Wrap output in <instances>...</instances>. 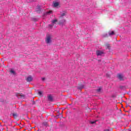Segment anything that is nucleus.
I'll list each match as a JSON object with an SVG mask.
<instances>
[{"label":"nucleus","mask_w":131,"mask_h":131,"mask_svg":"<svg viewBox=\"0 0 131 131\" xmlns=\"http://www.w3.org/2000/svg\"><path fill=\"white\" fill-rule=\"evenodd\" d=\"M48 100L51 102H53V96L52 95L48 96Z\"/></svg>","instance_id":"8"},{"label":"nucleus","mask_w":131,"mask_h":131,"mask_svg":"<svg viewBox=\"0 0 131 131\" xmlns=\"http://www.w3.org/2000/svg\"><path fill=\"white\" fill-rule=\"evenodd\" d=\"M96 121H92L91 122V124H94V123H96Z\"/></svg>","instance_id":"20"},{"label":"nucleus","mask_w":131,"mask_h":131,"mask_svg":"<svg viewBox=\"0 0 131 131\" xmlns=\"http://www.w3.org/2000/svg\"><path fill=\"white\" fill-rule=\"evenodd\" d=\"M24 131H25V130H24Z\"/></svg>","instance_id":"24"},{"label":"nucleus","mask_w":131,"mask_h":131,"mask_svg":"<svg viewBox=\"0 0 131 131\" xmlns=\"http://www.w3.org/2000/svg\"><path fill=\"white\" fill-rule=\"evenodd\" d=\"M38 95H39V96H41V95H42V92L41 91H39V92H38Z\"/></svg>","instance_id":"18"},{"label":"nucleus","mask_w":131,"mask_h":131,"mask_svg":"<svg viewBox=\"0 0 131 131\" xmlns=\"http://www.w3.org/2000/svg\"><path fill=\"white\" fill-rule=\"evenodd\" d=\"M66 15V13H63L61 14V17H64Z\"/></svg>","instance_id":"17"},{"label":"nucleus","mask_w":131,"mask_h":131,"mask_svg":"<svg viewBox=\"0 0 131 131\" xmlns=\"http://www.w3.org/2000/svg\"><path fill=\"white\" fill-rule=\"evenodd\" d=\"M45 79H46V78H42V80H45Z\"/></svg>","instance_id":"22"},{"label":"nucleus","mask_w":131,"mask_h":131,"mask_svg":"<svg viewBox=\"0 0 131 131\" xmlns=\"http://www.w3.org/2000/svg\"><path fill=\"white\" fill-rule=\"evenodd\" d=\"M104 131H110L109 129H105Z\"/></svg>","instance_id":"23"},{"label":"nucleus","mask_w":131,"mask_h":131,"mask_svg":"<svg viewBox=\"0 0 131 131\" xmlns=\"http://www.w3.org/2000/svg\"><path fill=\"white\" fill-rule=\"evenodd\" d=\"M103 54H104V52L101 50H97L96 51V55L97 56H101V55H103Z\"/></svg>","instance_id":"5"},{"label":"nucleus","mask_w":131,"mask_h":131,"mask_svg":"<svg viewBox=\"0 0 131 131\" xmlns=\"http://www.w3.org/2000/svg\"><path fill=\"white\" fill-rule=\"evenodd\" d=\"M36 12H37V13H40V11H41V10H40V6H38V8L36 9Z\"/></svg>","instance_id":"9"},{"label":"nucleus","mask_w":131,"mask_h":131,"mask_svg":"<svg viewBox=\"0 0 131 131\" xmlns=\"http://www.w3.org/2000/svg\"><path fill=\"white\" fill-rule=\"evenodd\" d=\"M58 22V20L57 19H55L52 20V24L49 25L51 28L53 27L54 26V25L56 23Z\"/></svg>","instance_id":"4"},{"label":"nucleus","mask_w":131,"mask_h":131,"mask_svg":"<svg viewBox=\"0 0 131 131\" xmlns=\"http://www.w3.org/2000/svg\"><path fill=\"white\" fill-rule=\"evenodd\" d=\"M78 89L79 90H81V89H83V85H82V84H79Z\"/></svg>","instance_id":"12"},{"label":"nucleus","mask_w":131,"mask_h":131,"mask_svg":"<svg viewBox=\"0 0 131 131\" xmlns=\"http://www.w3.org/2000/svg\"><path fill=\"white\" fill-rule=\"evenodd\" d=\"M16 96L18 99H25V95L22 93H16Z\"/></svg>","instance_id":"1"},{"label":"nucleus","mask_w":131,"mask_h":131,"mask_svg":"<svg viewBox=\"0 0 131 131\" xmlns=\"http://www.w3.org/2000/svg\"><path fill=\"white\" fill-rule=\"evenodd\" d=\"M66 22V20L62 19V20H60L59 21V25H64V24Z\"/></svg>","instance_id":"7"},{"label":"nucleus","mask_w":131,"mask_h":131,"mask_svg":"<svg viewBox=\"0 0 131 131\" xmlns=\"http://www.w3.org/2000/svg\"><path fill=\"white\" fill-rule=\"evenodd\" d=\"M106 47H107V49H110V45L107 44V45H106Z\"/></svg>","instance_id":"19"},{"label":"nucleus","mask_w":131,"mask_h":131,"mask_svg":"<svg viewBox=\"0 0 131 131\" xmlns=\"http://www.w3.org/2000/svg\"><path fill=\"white\" fill-rule=\"evenodd\" d=\"M58 6H59L58 3L55 2L54 3V7H58Z\"/></svg>","instance_id":"13"},{"label":"nucleus","mask_w":131,"mask_h":131,"mask_svg":"<svg viewBox=\"0 0 131 131\" xmlns=\"http://www.w3.org/2000/svg\"><path fill=\"white\" fill-rule=\"evenodd\" d=\"M108 35L110 36L114 35V31H108Z\"/></svg>","instance_id":"10"},{"label":"nucleus","mask_w":131,"mask_h":131,"mask_svg":"<svg viewBox=\"0 0 131 131\" xmlns=\"http://www.w3.org/2000/svg\"><path fill=\"white\" fill-rule=\"evenodd\" d=\"M117 77L119 80H124V77L123 76V75L121 74H118L117 75Z\"/></svg>","instance_id":"3"},{"label":"nucleus","mask_w":131,"mask_h":131,"mask_svg":"<svg viewBox=\"0 0 131 131\" xmlns=\"http://www.w3.org/2000/svg\"><path fill=\"white\" fill-rule=\"evenodd\" d=\"M12 116H13V117H14L15 119L17 118V117H18V114H17V113H15L12 114Z\"/></svg>","instance_id":"11"},{"label":"nucleus","mask_w":131,"mask_h":131,"mask_svg":"<svg viewBox=\"0 0 131 131\" xmlns=\"http://www.w3.org/2000/svg\"><path fill=\"white\" fill-rule=\"evenodd\" d=\"M52 37H51V35H49L47 36L46 39V42L47 43H50L52 42Z\"/></svg>","instance_id":"2"},{"label":"nucleus","mask_w":131,"mask_h":131,"mask_svg":"<svg viewBox=\"0 0 131 131\" xmlns=\"http://www.w3.org/2000/svg\"><path fill=\"white\" fill-rule=\"evenodd\" d=\"M53 13V11L52 10H50L49 11H48L46 12V14L47 15H50V14H52Z\"/></svg>","instance_id":"14"},{"label":"nucleus","mask_w":131,"mask_h":131,"mask_svg":"<svg viewBox=\"0 0 131 131\" xmlns=\"http://www.w3.org/2000/svg\"><path fill=\"white\" fill-rule=\"evenodd\" d=\"M101 91H102V88L101 87L99 88V89L97 90V92H98V93H100Z\"/></svg>","instance_id":"16"},{"label":"nucleus","mask_w":131,"mask_h":131,"mask_svg":"<svg viewBox=\"0 0 131 131\" xmlns=\"http://www.w3.org/2000/svg\"><path fill=\"white\" fill-rule=\"evenodd\" d=\"M33 79L32 77L31 76H29L27 78L26 80L28 82H30L31 81H32Z\"/></svg>","instance_id":"6"},{"label":"nucleus","mask_w":131,"mask_h":131,"mask_svg":"<svg viewBox=\"0 0 131 131\" xmlns=\"http://www.w3.org/2000/svg\"><path fill=\"white\" fill-rule=\"evenodd\" d=\"M10 73H11L12 74H14V75H15V74H16V72H15V71L14 70H11L10 71Z\"/></svg>","instance_id":"15"},{"label":"nucleus","mask_w":131,"mask_h":131,"mask_svg":"<svg viewBox=\"0 0 131 131\" xmlns=\"http://www.w3.org/2000/svg\"><path fill=\"white\" fill-rule=\"evenodd\" d=\"M120 89H121V90L124 89V86H120Z\"/></svg>","instance_id":"21"}]
</instances>
